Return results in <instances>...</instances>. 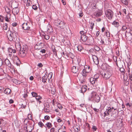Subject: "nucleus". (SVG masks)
<instances>
[{"mask_svg": "<svg viewBox=\"0 0 132 132\" xmlns=\"http://www.w3.org/2000/svg\"><path fill=\"white\" fill-rule=\"evenodd\" d=\"M18 54L22 57H25L28 51V47L26 45L22 46L19 50Z\"/></svg>", "mask_w": 132, "mask_h": 132, "instance_id": "1", "label": "nucleus"}, {"mask_svg": "<svg viewBox=\"0 0 132 132\" xmlns=\"http://www.w3.org/2000/svg\"><path fill=\"white\" fill-rule=\"evenodd\" d=\"M7 35L10 41L14 40L16 37V32L15 31H8Z\"/></svg>", "mask_w": 132, "mask_h": 132, "instance_id": "2", "label": "nucleus"}, {"mask_svg": "<svg viewBox=\"0 0 132 132\" xmlns=\"http://www.w3.org/2000/svg\"><path fill=\"white\" fill-rule=\"evenodd\" d=\"M101 74L105 80L109 79L111 76V74L110 72L103 70L101 72Z\"/></svg>", "mask_w": 132, "mask_h": 132, "instance_id": "3", "label": "nucleus"}, {"mask_svg": "<svg viewBox=\"0 0 132 132\" xmlns=\"http://www.w3.org/2000/svg\"><path fill=\"white\" fill-rule=\"evenodd\" d=\"M91 99L94 102H98L100 101V97L95 93L92 92L91 93Z\"/></svg>", "mask_w": 132, "mask_h": 132, "instance_id": "4", "label": "nucleus"}, {"mask_svg": "<svg viewBox=\"0 0 132 132\" xmlns=\"http://www.w3.org/2000/svg\"><path fill=\"white\" fill-rule=\"evenodd\" d=\"M106 15L108 18L110 20L112 19L113 13V12L110 10H108L106 11L105 12Z\"/></svg>", "mask_w": 132, "mask_h": 132, "instance_id": "5", "label": "nucleus"}, {"mask_svg": "<svg viewBox=\"0 0 132 132\" xmlns=\"http://www.w3.org/2000/svg\"><path fill=\"white\" fill-rule=\"evenodd\" d=\"M43 72L42 73V76H43L42 77V81L44 82H46L47 80V73L46 70V69L44 68V69H43Z\"/></svg>", "mask_w": 132, "mask_h": 132, "instance_id": "6", "label": "nucleus"}, {"mask_svg": "<svg viewBox=\"0 0 132 132\" xmlns=\"http://www.w3.org/2000/svg\"><path fill=\"white\" fill-rule=\"evenodd\" d=\"M24 128L27 132H31L33 129L34 127L32 125V124H28L26 127H25Z\"/></svg>", "mask_w": 132, "mask_h": 132, "instance_id": "7", "label": "nucleus"}, {"mask_svg": "<svg viewBox=\"0 0 132 132\" xmlns=\"http://www.w3.org/2000/svg\"><path fill=\"white\" fill-rule=\"evenodd\" d=\"M79 38L80 39V41L82 43L85 42L87 40V37L85 35H80L78 36Z\"/></svg>", "mask_w": 132, "mask_h": 132, "instance_id": "8", "label": "nucleus"}, {"mask_svg": "<svg viewBox=\"0 0 132 132\" xmlns=\"http://www.w3.org/2000/svg\"><path fill=\"white\" fill-rule=\"evenodd\" d=\"M8 51L10 53L9 55L11 57L12 56V53H16V51L15 50L13 49L11 47H10L8 49Z\"/></svg>", "mask_w": 132, "mask_h": 132, "instance_id": "9", "label": "nucleus"}, {"mask_svg": "<svg viewBox=\"0 0 132 132\" xmlns=\"http://www.w3.org/2000/svg\"><path fill=\"white\" fill-rule=\"evenodd\" d=\"M58 24L59 25H58V27H60L61 29H63L65 27V23L62 21H60V20L58 21L57 22Z\"/></svg>", "mask_w": 132, "mask_h": 132, "instance_id": "10", "label": "nucleus"}, {"mask_svg": "<svg viewBox=\"0 0 132 132\" xmlns=\"http://www.w3.org/2000/svg\"><path fill=\"white\" fill-rule=\"evenodd\" d=\"M120 63H119V67H120V70L122 72H124L125 71V70L124 69L122 68L123 67V64L124 63V62L123 61H120Z\"/></svg>", "mask_w": 132, "mask_h": 132, "instance_id": "11", "label": "nucleus"}, {"mask_svg": "<svg viewBox=\"0 0 132 132\" xmlns=\"http://www.w3.org/2000/svg\"><path fill=\"white\" fill-rule=\"evenodd\" d=\"M118 110L116 109H114V111H112V114L111 115L114 117H116L118 116Z\"/></svg>", "mask_w": 132, "mask_h": 132, "instance_id": "12", "label": "nucleus"}, {"mask_svg": "<svg viewBox=\"0 0 132 132\" xmlns=\"http://www.w3.org/2000/svg\"><path fill=\"white\" fill-rule=\"evenodd\" d=\"M22 27L24 30H29L30 28V27L28 25L27 23H23L22 25Z\"/></svg>", "mask_w": 132, "mask_h": 132, "instance_id": "13", "label": "nucleus"}, {"mask_svg": "<svg viewBox=\"0 0 132 132\" xmlns=\"http://www.w3.org/2000/svg\"><path fill=\"white\" fill-rule=\"evenodd\" d=\"M92 59L94 63L96 64L98 63V60L97 57L95 55L92 56Z\"/></svg>", "mask_w": 132, "mask_h": 132, "instance_id": "14", "label": "nucleus"}, {"mask_svg": "<svg viewBox=\"0 0 132 132\" xmlns=\"http://www.w3.org/2000/svg\"><path fill=\"white\" fill-rule=\"evenodd\" d=\"M111 111H112V110L111 108L108 110L106 111L104 113V118H105V117L107 115H110V113Z\"/></svg>", "mask_w": 132, "mask_h": 132, "instance_id": "15", "label": "nucleus"}, {"mask_svg": "<svg viewBox=\"0 0 132 132\" xmlns=\"http://www.w3.org/2000/svg\"><path fill=\"white\" fill-rule=\"evenodd\" d=\"M15 46L16 48L18 50H19L21 47L19 42L18 41L16 42Z\"/></svg>", "mask_w": 132, "mask_h": 132, "instance_id": "16", "label": "nucleus"}, {"mask_svg": "<svg viewBox=\"0 0 132 132\" xmlns=\"http://www.w3.org/2000/svg\"><path fill=\"white\" fill-rule=\"evenodd\" d=\"M11 90L9 88H6L4 90V92L5 94H9L11 93Z\"/></svg>", "mask_w": 132, "mask_h": 132, "instance_id": "17", "label": "nucleus"}, {"mask_svg": "<svg viewBox=\"0 0 132 132\" xmlns=\"http://www.w3.org/2000/svg\"><path fill=\"white\" fill-rule=\"evenodd\" d=\"M41 43H37L36 45H35V48L36 49H38L39 50H40L41 48Z\"/></svg>", "mask_w": 132, "mask_h": 132, "instance_id": "18", "label": "nucleus"}, {"mask_svg": "<svg viewBox=\"0 0 132 132\" xmlns=\"http://www.w3.org/2000/svg\"><path fill=\"white\" fill-rule=\"evenodd\" d=\"M97 78H91L90 79V81L93 84H95V82H97Z\"/></svg>", "mask_w": 132, "mask_h": 132, "instance_id": "19", "label": "nucleus"}, {"mask_svg": "<svg viewBox=\"0 0 132 132\" xmlns=\"http://www.w3.org/2000/svg\"><path fill=\"white\" fill-rule=\"evenodd\" d=\"M72 71L73 73H76L78 72V68H76V67L73 66L72 68Z\"/></svg>", "mask_w": 132, "mask_h": 132, "instance_id": "20", "label": "nucleus"}, {"mask_svg": "<svg viewBox=\"0 0 132 132\" xmlns=\"http://www.w3.org/2000/svg\"><path fill=\"white\" fill-rule=\"evenodd\" d=\"M19 9L18 8L15 7L12 10V12L14 14H17L19 12Z\"/></svg>", "mask_w": 132, "mask_h": 132, "instance_id": "21", "label": "nucleus"}, {"mask_svg": "<svg viewBox=\"0 0 132 132\" xmlns=\"http://www.w3.org/2000/svg\"><path fill=\"white\" fill-rule=\"evenodd\" d=\"M129 75V78L131 80H132V70H130L129 69L128 71Z\"/></svg>", "mask_w": 132, "mask_h": 132, "instance_id": "22", "label": "nucleus"}, {"mask_svg": "<svg viewBox=\"0 0 132 132\" xmlns=\"http://www.w3.org/2000/svg\"><path fill=\"white\" fill-rule=\"evenodd\" d=\"M87 87L85 86H83L81 88V92L84 93L87 90Z\"/></svg>", "mask_w": 132, "mask_h": 132, "instance_id": "23", "label": "nucleus"}, {"mask_svg": "<svg viewBox=\"0 0 132 132\" xmlns=\"http://www.w3.org/2000/svg\"><path fill=\"white\" fill-rule=\"evenodd\" d=\"M5 62L6 65H7L9 67H10L11 66L10 62L8 59H6L5 60Z\"/></svg>", "mask_w": 132, "mask_h": 132, "instance_id": "24", "label": "nucleus"}, {"mask_svg": "<svg viewBox=\"0 0 132 132\" xmlns=\"http://www.w3.org/2000/svg\"><path fill=\"white\" fill-rule=\"evenodd\" d=\"M47 31L48 32L51 33L53 31V30L52 28L51 27V26L50 25H48V29H47Z\"/></svg>", "mask_w": 132, "mask_h": 132, "instance_id": "25", "label": "nucleus"}, {"mask_svg": "<svg viewBox=\"0 0 132 132\" xmlns=\"http://www.w3.org/2000/svg\"><path fill=\"white\" fill-rule=\"evenodd\" d=\"M30 120H29L28 118H26L24 120V124H27L28 123L29 124H31V123H32V122Z\"/></svg>", "mask_w": 132, "mask_h": 132, "instance_id": "26", "label": "nucleus"}, {"mask_svg": "<svg viewBox=\"0 0 132 132\" xmlns=\"http://www.w3.org/2000/svg\"><path fill=\"white\" fill-rule=\"evenodd\" d=\"M51 91L52 94L53 95H54L56 92L55 90V88L54 87H53L51 88Z\"/></svg>", "mask_w": 132, "mask_h": 132, "instance_id": "27", "label": "nucleus"}, {"mask_svg": "<svg viewBox=\"0 0 132 132\" xmlns=\"http://www.w3.org/2000/svg\"><path fill=\"white\" fill-rule=\"evenodd\" d=\"M82 75L83 77H86V75L85 73H86L88 72V71H87V69H84L82 71Z\"/></svg>", "mask_w": 132, "mask_h": 132, "instance_id": "28", "label": "nucleus"}, {"mask_svg": "<svg viewBox=\"0 0 132 132\" xmlns=\"http://www.w3.org/2000/svg\"><path fill=\"white\" fill-rule=\"evenodd\" d=\"M8 15H9V17L8 15H7L6 16H5L4 18L5 21L7 22H9L10 21V14H8Z\"/></svg>", "mask_w": 132, "mask_h": 132, "instance_id": "29", "label": "nucleus"}, {"mask_svg": "<svg viewBox=\"0 0 132 132\" xmlns=\"http://www.w3.org/2000/svg\"><path fill=\"white\" fill-rule=\"evenodd\" d=\"M41 18H37V21H38V24L39 25V28L41 29V28L40 27V20H41ZM41 32V29H40V30H39V32L40 33V32Z\"/></svg>", "mask_w": 132, "mask_h": 132, "instance_id": "30", "label": "nucleus"}, {"mask_svg": "<svg viewBox=\"0 0 132 132\" xmlns=\"http://www.w3.org/2000/svg\"><path fill=\"white\" fill-rule=\"evenodd\" d=\"M42 38H44L46 40H47L50 37L49 36L47 35H46L42 34Z\"/></svg>", "mask_w": 132, "mask_h": 132, "instance_id": "31", "label": "nucleus"}, {"mask_svg": "<svg viewBox=\"0 0 132 132\" xmlns=\"http://www.w3.org/2000/svg\"><path fill=\"white\" fill-rule=\"evenodd\" d=\"M122 3L126 5H127L128 4V0H121Z\"/></svg>", "mask_w": 132, "mask_h": 132, "instance_id": "32", "label": "nucleus"}, {"mask_svg": "<svg viewBox=\"0 0 132 132\" xmlns=\"http://www.w3.org/2000/svg\"><path fill=\"white\" fill-rule=\"evenodd\" d=\"M112 24L114 25L116 27H118L119 26V23L118 22L114 21L113 22Z\"/></svg>", "mask_w": 132, "mask_h": 132, "instance_id": "33", "label": "nucleus"}, {"mask_svg": "<svg viewBox=\"0 0 132 132\" xmlns=\"http://www.w3.org/2000/svg\"><path fill=\"white\" fill-rule=\"evenodd\" d=\"M52 73H50L48 74V76H47V77L48 79V81H49L50 79L52 77Z\"/></svg>", "mask_w": 132, "mask_h": 132, "instance_id": "34", "label": "nucleus"}, {"mask_svg": "<svg viewBox=\"0 0 132 132\" xmlns=\"http://www.w3.org/2000/svg\"><path fill=\"white\" fill-rule=\"evenodd\" d=\"M41 97L40 96H38L37 95L36 97V99L38 101L39 103H40L41 102V101L39 100L41 99Z\"/></svg>", "mask_w": 132, "mask_h": 132, "instance_id": "35", "label": "nucleus"}, {"mask_svg": "<svg viewBox=\"0 0 132 132\" xmlns=\"http://www.w3.org/2000/svg\"><path fill=\"white\" fill-rule=\"evenodd\" d=\"M102 14V12H99L96 13L95 14V15L96 17H99L101 16Z\"/></svg>", "mask_w": 132, "mask_h": 132, "instance_id": "36", "label": "nucleus"}, {"mask_svg": "<svg viewBox=\"0 0 132 132\" xmlns=\"http://www.w3.org/2000/svg\"><path fill=\"white\" fill-rule=\"evenodd\" d=\"M77 48H78V51H81V50H82L83 49V48L82 47L81 45H79L77 47Z\"/></svg>", "mask_w": 132, "mask_h": 132, "instance_id": "37", "label": "nucleus"}, {"mask_svg": "<svg viewBox=\"0 0 132 132\" xmlns=\"http://www.w3.org/2000/svg\"><path fill=\"white\" fill-rule=\"evenodd\" d=\"M93 38H88L87 39L88 42L89 43H92L93 42Z\"/></svg>", "mask_w": 132, "mask_h": 132, "instance_id": "38", "label": "nucleus"}, {"mask_svg": "<svg viewBox=\"0 0 132 132\" xmlns=\"http://www.w3.org/2000/svg\"><path fill=\"white\" fill-rule=\"evenodd\" d=\"M81 8L79 9V10L80 11V12L79 13V15L80 17H81L83 15V14L81 11Z\"/></svg>", "mask_w": 132, "mask_h": 132, "instance_id": "39", "label": "nucleus"}, {"mask_svg": "<svg viewBox=\"0 0 132 132\" xmlns=\"http://www.w3.org/2000/svg\"><path fill=\"white\" fill-rule=\"evenodd\" d=\"M3 29L5 30H6L7 29V23H5L4 24V26L3 27Z\"/></svg>", "mask_w": 132, "mask_h": 132, "instance_id": "40", "label": "nucleus"}, {"mask_svg": "<svg viewBox=\"0 0 132 132\" xmlns=\"http://www.w3.org/2000/svg\"><path fill=\"white\" fill-rule=\"evenodd\" d=\"M73 128L76 131H78L79 129V127H77L76 126H75L73 127Z\"/></svg>", "mask_w": 132, "mask_h": 132, "instance_id": "41", "label": "nucleus"}, {"mask_svg": "<svg viewBox=\"0 0 132 132\" xmlns=\"http://www.w3.org/2000/svg\"><path fill=\"white\" fill-rule=\"evenodd\" d=\"M44 111L46 112H49L50 111V110L48 109V108H45L44 109Z\"/></svg>", "mask_w": 132, "mask_h": 132, "instance_id": "42", "label": "nucleus"}, {"mask_svg": "<svg viewBox=\"0 0 132 132\" xmlns=\"http://www.w3.org/2000/svg\"><path fill=\"white\" fill-rule=\"evenodd\" d=\"M25 1V3H26V5L27 6H29L30 5V4L28 2V0H24Z\"/></svg>", "mask_w": 132, "mask_h": 132, "instance_id": "43", "label": "nucleus"}, {"mask_svg": "<svg viewBox=\"0 0 132 132\" xmlns=\"http://www.w3.org/2000/svg\"><path fill=\"white\" fill-rule=\"evenodd\" d=\"M48 56V55L47 54H45L44 55H42V58L43 59H46Z\"/></svg>", "mask_w": 132, "mask_h": 132, "instance_id": "44", "label": "nucleus"}, {"mask_svg": "<svg viewBox=\"0 0 132 132\" xmlns=\"http://www.w3.org/2000/svg\"><path fill=\"white\" fill-rule=\"evenodd\" d=\"M28 119L29 120H30L32 122V121L31 120L32 119V117H31V114H29L28 115Z\"/></svg>", "mask_w": 132, "mask_h": 132, "instance_id": "45", "label": "nucleus"}, {"mask_svg": "<svg viewBox=\"0 0 132 132\" xmlns=\"http://www.w3.org/2000/svg\"><path fill=\"white\" fill-rule=\"evenodd\" d=\"M117 123L119 124H121L122 123V119L119 118L117 120Z\"/></svg>", "mask_w": 132, "mask_h": 132, "instance_id": "46", "label": "nucleus"}, {"mask_svg": "<svg viewBox=\"0 0 132 132\" xmlns=\"http://www.w3.org/2000/svg\"><path fill=\"white\" fill-rule=\"evenodd\" d=\"M44 106H45V108H49V105L48 104V103H45L44 104Z\"/></svg>", "mask_w": 132, "mask_h": 132, "instance_id": "47", "label": "nucleus"}, {"mask_svg": "<svg viewBox=\"0 0 132 132\" xmlns=\"http://www.w3.org/2000/svg\"><path fill=\"white\" fill-rule=\"evenodd\" d=\"M31 94L33 97H36L37 94L35 93L34 92H32L31 93Z\"/></svg>", "mask_w": 132, "mask_h": 132, "instance_id": "48", "label": "nucleus"}, {"mask_svg": "<svg viewBox=\"0 0 132 132\" xmlns=\"http://www.w3.org/2000/svg\"><path fill=\"white\" fill-rule=\"evenodd\" d=\"M85 32L83 31H81L80 32V34L79 35L80 36V35H85L84 34Z\"/></svg>", "mask_w": 132, "mask_h": 132, "instance_id": "49", "label": "nucleus"}, {"mask_svg": "<svg viewBox=\"0 0 132 132\" xmlns=\"http://www.w3.org/2000/svg\"><path fill=\"white\" fill-rule=\"evenodd\" d=\"M46 126L48 129H49L52 126V124H46Z\"/></svg>", "mask_w": 132, "mask_h": 132, "instance_id": "50", "label": "nucleus"}, {"mask_svg": "<svg viewBox=\"0 0 132 132\" xmlns=\"http://www.w3.org/2000/svg\"><path fill=\"white\" fill-rule=\"evenodd\" d=\"M32 8L34 10H36L37 8V7L36 5H33L32 6Z\"/></svg>", "mask_w": 132, "mask_h": 132, "instance_id": "51", "label": "nucleus"}, {"mask_svg": "<svg viewBox=\"0 0 132 132\" xmlns=\"http://www.w3.org/2000/svg\"><path fill=\"white\" fill-rule=\"evenodd\" d=\"M94 23H93L92 22H91V24H90V27L91 28V29H92V30L93 28V26H94Z\"/></svg>", "mask_w": 132, "mask_h": 132, "instance_id": "52", "label": "nucleus"}, {"mask_svg": "<svg viewBox=\"0 0 132 132\" xmlns=\"http://www.w3.org/2000/svg\"><path fill=\"white\" fill-rule=\"evenodd\" d=\"M44 119L46 120H48L50 119V117L48 116H46L44 117Z\"/></svg>", "mask_w": 132, "mask_h": 132, "instance_id": "53", "label": "nucleus"}, {"mask_svg": "<svg viewBox=\"0 0 132 132\" xmlns=\"http://www.w3.org/2000/svg\"><path fill=\"white\" fill-rule=\"evenodd\" d=\"M13 82L14 83H15L16 84H20V83H19V82H17V80L16 79H15L13 81Z\"/></svg>", "mask_w": 132, "mask_h": 132, "instance_id": "54", "label": "nucleus"}, {"mask_svg": "<svg viewBox=\"0 0 132 132\" xmlns=\"http://www.w3.org/2000/svg\"><path fill=\"white\" fill-rule=\"evenodd\" d=\"M3 19V17L1 15H0V22H2Z\"/></svg>", "mask_w": 132, "mask_h": 132, "instance_id": "55", "label": "nucleus"}, {"mask_svg": "<svg viewBox=\"0 0 132 132\" xmlns=\"http://www.w3.org/2000/svg\"><path fill=\"white\" fill-rule=\"evenodd\" d=\"M57 107L60 109H61L62 108V106L59 104H58Z\"/></svg>", "mask_w": 132, "mask_h": 132, "instance_id": "56", "label": "nucleus"}, {"mask_svg": "<svg viewBox=\"0 0 132 132\" xmlns=\"http://www.w3.org/2000/svg\"><path fill=\"white\" fill-rule=\"evenodd\" d=\"M17 25V23L16 22H14L12 23V26L14 27L16 26Z\"/></svg>", "mask_w": 132, "mask_h": 132, "instance_id": "57", "label": "nucleus"}, {"mask_svg": "<svg viewBox=\"0 0 132 132\" xmlns=\"http://www.w3.org/2000/svg\"><path fill=\"white\" fill-rule=\"evenodd\" d=\"M92 128L95 131H96L97 129V128L96 127L94 126H93Z\"/></svg>", "mask_w": 132, "mask_h": 132, "instance_id": "58", "label": "nucleus"}, {"mask_svg": "<svg viewBox=\"0 0 132 132\" xmlns=\"http://www.w3.org/2000/svg\"><path fill=\"white\" fill-rule=\"evenodd\" d=\"M53 51L54 54H55L56 55V49L55 48H54V49H53Z\"/></svg>", "mask_w": 132, "mask_h": 132, "instance_id": "59", "label": "nucleus"}, {"mask_svg": "<svg viewBox=\"0 0 132 132\" xmlns=\"http://www.w3.org/2000/svg\"><path fill=\"white\" fill-rule=\"evenodd\" d=\"M113 59L114 61L116 62L117 61V57L116 56H114L113 57Z\"/></svg>", "mask_w": 132, "mask_h": 132, "instance_id": "60", "label": "nucleus"}, {"mask_svg": "<svg viewBox=\"0 0 132 132\" xmlns=\"http://www.w3.org/2000/svg\"><path fill=\"white\" fill-rule=\"evenodd\" d=\"M127 28V27L125 26H123L122 28V29L123 30H125Z\"/></svg>", "mask_w": 132, "mask_h": 132, "instance_id": "61", "label": "nucleus"}, {"mask_svg": "<svg viewBox=\"0 0 132 132\" xmlns=\"http://www.w3.org/2000/svg\"><path fill=\"white\" fill-rule=\"evenodd\" d=\"M93 109L96 112H98V111L99 110L98 109H97L96 108H93Z\"/></svg>", "mask_w": 132, "mask_h": 132, "instance_id": "62", "label": "nucleus"}, {"mask_svg": "<svg viewBox=\"0 0 132 132\" xmlns=\"http://www.w3.org/2000/svg\"><path fill=\"white\" fill-rule=\"evenodd\" d=\"M23 96L25 98L27 97L28 95L27 93L24 94Z\"/></svg>", "mask_w": 132, "mask_h": 132, "instance_id": "63", "label": "nucleus"}, {"mask_svg": "<svg viewBox=\"0 0 132 132\" xmlns=\"http://www.w3.org/2000/svg\"><path fill=\"white\" fill-rule=\"evenodd\" d=\"M50 132H54V128H51L50 130Z\"/></svg>", "mask_w": 132, "mask_h": 132, "instance_id": "64", "label": "nucleus"}]
</instances>
